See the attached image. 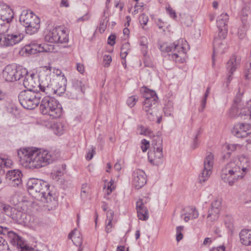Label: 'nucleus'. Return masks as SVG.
Returning a JSON list of instances; mask_svg holds the SVG:
<instances>
[{"mask_svg": "<svg viewBox=\"0 0 251 251\" xmlns=\"http://www.w3.org/2000/svg\"><path fill=\"white\" fill-rule=\"evenodd\" d=\"M18 156L23 165L31 169L40 168L52 162V156L46 150L20 149L18 151Z\"/></svg>", "mask_w": 251, "mask_h": 251, "instance_id": "1", "label": "nucleus"}, {"mask_svg": "<svg viewBox=\"0 0 251 251\" xmlns=\"http://www.w3.org/2000/svg\"><path fill=\"white\" fill-rule=\"evenodd\" d=\"M249 166V160L245 155L235 158L226 164L222 169V179L232 186L235 181L244 176Z\"/></svg>", "mask_w": 251, "mask_h": 251, "instance_id": "2", "label": "nucleus"}, {"mask_svg": "<svg viewBox=\"0 0 251 251\" xmlns=\"http://www.w3.org/2000/svg\"><path fill=\"white\" fill-rule=\"evenodd\" d=\"M27 186L29 194L35 199H40L43 202H51L50 186L46 181L33 178L28 180Z\"/></svg>", "mask_w": 251, "mask_h": 251, "instance_id": "3", "label": "nucleus"}, {"mask_svg": "<svg viewBox=\"0 0 251 251\" xmlns=\"http://www.w3.org/2000/svg\"><path fill=\"white\" fill-rule=\"evenodd\" d=\"M40 110L44 115H48L52 118H58L62 114V108L58 102L49 97H44L41 101Z\"/></svg>", "mask_w": 251, "mask_h": 251, "instance_id": "4", "label": "nucleus"}, {"mask_svg": "<svg viewBox=\"0 0 251 251\" xmlns=\"http://www.w3.org/2000/svg\"><path fill=\"white\" fill-rule=\"evenodd\" d=\"M145 100L143 102V109L146 113L150 121H154L156 117V109L158 97L155 91L148 90L145 94Z\"/></svg>", "mask_w": 251, "mask_h": 251, "instance_id": "5", "label": "nucleus"}, {"mask_svg": "<svg viewBox=\"0 0 251 251\" xmlns=\"http://www.w3.org/2000/svg\"><path fill=\"white\" fill-rule=\"evenodd\" d=\"M21 104L25 109H33L40 102V94L35 91L24 90L18 96Z\"/></svg>", "mask_w": 251, "mask_h": 251, "instance_id": "6", "label": "nucleus"}, {"mask_svg": "<svg viewBox=\"0 0 251 251\" xmlns=\"http://www.w3.org/2000/svg\"><path fill=\"white\" fill-rule=\"evenodd\" d=\"M0 234L7 235L10 242L21 251H35L34 248L27 245L22 238L6 227L0 226Z\"/></svg>", "mask_w": 251, "mask_h": 251, "instance_id": "7", "label": "nucleus"}, {"mask_svg": "<svg viewBox=\"0 0 251 251\" xmlns=\"http://www.w3.org/2000/svg\"><path fill=\"white\" fill-rule=\"evenodd\" d=\"M243 105L242 100L237 98L235 100V103L230 109V115L241 118L244 116V119H251V99L247 102L245 107Z\"/></svg>", "mask_w": 251, "mask_h": 251, "instance_id": "8", "label": "nucleus"}, {"mask_svg": "<svg viewBox=\"0 0 251 251\" xmlns=\"http://www.w3.org/2000/svg\"><path fill=\"white\" fill-rule=\"evenodd\" d=\"M45 40L50 43L63 44L67 43L69 38L65 30L61 28H55L46 32Z\"/></svg>", "mask_w": 251, "mask_h": 251, "instance_id": "9", "label": "nucleus"}, {"mask_svg": "<svg viewBox=\"0 0 251 251\" xmlns=\"http://www.w3.org/2000/svg\"><path fill=\"white\" fill-rule=\"evenodd\" d=\"M214 160V155L210 152H207L203 161V169L199 176L201 183L205 182L211 175Z\"/></svg>", "mask_w": 251, "mask_h": 251, "instance_id": "10", "label": "nucleus"}, {"mask_svg": "<svg viewBox=\"0 0 251 251\" xmlns=\"http://www.w3.org/2000/svg\"><path fill=\"white\" fill-rule=\"evenodd\" d=\"M165 51L172 52L169 55H171L172 59L176 62L183 63L184 61L186 53L181 45L174 43L170 46L166 47Z\"/></svg>", "mask_w": 251, "mask_h": 251, "instance_id": "11", "label": "nucleus"}, {"mask_svg": "<svg viewBox=\"0 0 251 251\" xmlns=\"http://www.w3.org/2000/svg\"><path fill=\"white\" fill-rule=\"evenodd\" d=\"M162 141H159V143H153V150L148 152V158L149 161L154 165H158L160 163L163 158Z\"/></svg>", "mask_w": 251, "mask_h": 251, "instance_id": "12", "label": "nucleus"}, {"mask_svg": "<svg viewBox=\"0 0 251 251\" xmlns=\"http://www.w3.org/2000/svg\"><path fill=\"white\" fill-rule=\"evenodd\" d=\"M22 50L28 54H34L37 52H49L50 50V46L47 44H38L32 42L25 46Z\"/></svg>", "mask_w": 251, "mask_h": 251, "instance_id": "13", "label": "nucleus"}, {"mask_svg": "<svg viewBox=\"0 0 251 251\" xmlns=\"http://www.w3.org/2000/svg\"><path fill=\"white\" fill-rule=\"evenodd\" d=\"M228 15L227 13L220 15L217 20V25L219 30V37L225 39L227 33V22Z\"/></svg>", "mask_w": 251, "mask_h": 251, "instance_id": "14", "label": "nucleus"}, {"mask_svg": "<svg viewBox=\"0 0 251 251\" xmlns=\"http://www.w3.org/2000/svg\"><path fill=\"white\" fill-rule=\"evenodd\" d=\"M232 133L238 138H244L251 133V125L241 124L236 125L232 129Z\"/></svg>", "mask_w": 251, "mask_h": 251, "instance_id": "15", "label": "nucleus"}, {"mask_svg": "<svg viewBox=\"0 0 251 251\" xmlns=\"http://www.w3.org/2000/svg\"><path fill=\"white\" fill-rule=\"evenodd\" d=\"M133 184L136 189L142 188L147 182L146 175L141 170H136L133 173Z\"/></svg>", "mask_w": 251, "mask_h": 251, "instance_id": "16", "label": "nucleus"}, {"mask_svg": "<svg viewBox=\"0 0 251 251\" xmlns=\"http://www.w3.org/2000/svg\"><path fill=\"white\" fill-rule=\"evenodd\" d=\"M24 35L21 33L4 35L2 46L8 47L13 46L22 41Z\"/></svg>", "mask_w": 251, "mask_h": 251, "instance_id": "17", "label": "nucleus"}, {"mask_svg": "<svg viewBox=\"0 0 251 251\" xmlns=\"http://www.w3.org/2000/svg\"><path fill=\"white\" fill-rule=\"evenodd\" d=\"M34 74H26L25 76L23 85L27 89L26 90L37 91V88L39 87V83L34 78Z\"/></svg>", "mask_w": 251, "mask_h": 251, "instance_id": "18", "label": "nucleus"}, {"mask_svg": "<svg viewBox=\"0 0 251 251\" xmlns=\"http://www.w3.org/2000/svg\"><path fill=\"white\" fill-rule=\"evenodd\" d=\"M22 172L19 170L9 171L6 175V179L14 186H18L22 183Z\"/></svg>", "mask_w": 251, "mask_h": 251, "instance_id": "19", "label": "nucleus"}, {"mask_svg": "<svg viewBox=\"0 0 251 251\" xmlns=\"http://www.w3.org/2000/svg\"><path fill=\"white\" fill-rule=\"evenodd\" d=\"M12 215L11 218L13 220L19 221L20 222L26 223V221H25V218L26 217V215L23 211L24 209L22 207H20L19 205H12Z\"/></svg>", "mask_w": 251, "mask_h": 251, "instance_id": "20", "label": "nucleus"}, {"mask_svg": "<svg viewBox=\"0 0 251 251\" xmlns=\"http://www.w3.org/2000/svg\"><path fill=\"white\" fill-rule=\"evenodd\" d=\"M221 38H215L213 42V55H215L216 54H222L225 52L226 49V45L225 42L223 41ZM213 65L214 64V57L212 58Z\"/></svg>", "mask_w": 251, "mask_h": 251, "instance_id": "21", "label": "nucleus"}, {"mask_svg": "<svg viewBox=\"0 0 251 251\" xmlns=\"http://www.w3.org/2000/svg\"><path fill=\"white\" fill-rule=\"evenodd\" d=\"M16 73H17V68L15 66L11 65H7L3 71V77L7 81H16L15 76Z\"/></svg>", "mask_w": 251, "mask_h": 251, "instance_id": "22", "label": "nucleus"}, {"mask_svg": "<svg viewBox=\"0 0 251 251\" xmlns=\"http://www.w3.org/2000/svg\"><path fill=\"white\" fill-rule=\"evenodd\" d=\"M33 18L34 20L25 26L26 33L30 35L37 32L40 28V19L37 16H33Z\"/></svg>", "mask_w": 251, "mask_h": 251, "instance_id": "23", "label": "nucleus"}, {"mask_svg": "<svg viewBox=\"0 0 251 251\" xmlns=\"http://www.w3.org/2000/svg\"><path fill=\"white\" fill-rule=\"evenodd\" d=\"M39 86L41 92L44 95H47L46 97L51 98L52 95L56 94L57 92V90L54 88L53 85L51 83L46 85L43 82H42L41 83L39 84Z\"/></svg>", "mask_w": 251, "mask_h": 251, "instance_id": "24", "label": "nucleus"}, {"mask_svg": "<svg viewBox=\"0 0 251 251\" xmlns=\"http://www.w3.org/2000/svg\"><path fill=\"white\" fill-rule=\"evenodd\" d=\"M11 10L6 5L0 4V20L9 23L11 20Z\"/></svg>", "mask_w": 251, "mask_h": 251, "instance_id": "25", "label": "nucleus"}, {"mask_svg": "<svg viewBox=\"0 0 251 251\" xmlns=\"http://www.w3.org/2000/svg\"><path fill=\"white\" fill-rule=\"evenodd\" d=\"M240 241L243 245L251 246V229H242L239 234Z\"/></svg>", "mask_w": 251, "mask_h": 251, "instance_id": "26", "label": "nucleus"}, {"mask_svg": "<svg viewBox=\"0 0 251 251\" xmlns=\"http://www.w3.org/2000/svg\"><path fill=\"white\" fill-rule=\"evenodd\" d=\"M33 16H36L31 11H23L20 17V23L25 26L34 20Z\"/></svg>", "mask_w": 251, "mask_h": 251, "instance_id": "27", "label": "nucleus"}, {"mask_svg": "<svg viewBox=\"0 0 251 251\" xmlns=\"http://www.w3.org/2000/svg\"><path fill=\"white\" fill-rule=\"evenodd\" d=\"M137 216L139 220L147 221L149 218V212L145 205H136Z\"/></svg>", "mask_w": 251, "mask_h": 251, "instance_id": "28", "label": "nucleus"}, {"mask_svg": "<svg viewBox=\"0 0 251 251\" xmlns=\"http://www.w3.org/2000/svg\"><path fill=\"white\" fill-rule=\"evenodd\" d=\"M80 234L77 232L76 228H75L68 235V238L71 239L74 244L79 247H81L82 241V238L80 236Z\"/></svg>", "mask_w": 251, "mask_h": 251, "instance_id": "29", "label": "nucleus"}, {"mask_svg": "<svg viewBox=\"0 0 251 251\" xmlns=\"http://www.w3.org/2000/svg\"><path fill=\"white\" fill-rule=\"evenodd\" d=\"M240 63V60L237 59L235 55H232L227 63V68L230 74H233Z\"/></svg>", "mask_w": 251, "mask_h": 251, "instance_id": "30", "label": "nucleus"}, {"mask_svg": "<svg viewBox=\"0 0 251 251\" xmlns=\"http://www.w3.org/2000/svg\"><path fill=\"white\" fill-rule=\"evenodd\" d=\"M184 214H187L189 216V218H196L199 216V213L197 210H196V208L194 207H191L190 208L189 205H187V206L184 208Z\"/></svg>", "mask_w": 251, "mask_h": 251, "instance_id": "31", "label": "nucleus"}, {"mask_svg": "<svg viewBox=\"0 0 251 251\" xmlns=\"http://www.w3.org/2000/svg\"><path fill=\"white\" fill-rule=\"evenodd\" d=\"M91 193L90 187L87 184H83L82 185L81 191V197L83 199H86Z\"/></svg>", "mask_w": 251, "mask_h": 251, "instance_id": "32", "label": "nucleus"}, {"mask_svg": "<svg viewBox=\"0 0 251 251\" xmlns=\"http://www.w3.org/2000/svg\"><path fill=\"white\" fill-rule=\"evenodd\" d=\"M13 206L10 205H0V212L5 213L8 216L11 217L12 215Z\"/></svg>", "mask_w": 251, "mask_h": 251, "instance_id": "33", "label": "nucleus"}, {"mask_svg": "<svg viewBox=\"0 0 251 251\" xmlns=\"http://www.w3.org/2000/svg\"><path fill=\"white\" fill-rule=\"evenodd\" d=\"M16 81L20 79L24 76H25L26 74H28L27 71L25 69L20 68L19 69H17V73L15 74Z\"/></svg>", "mask_w": 251, "mask_h": 251, "instance_id": "34", "label": "nucleus"}, {"mask_svg": "<svg viewBox=\"0 0 251 251\" xmlns=\"http://www.w3.org/2000/svg\"><path fill=\"white\" fill-rule=\"evenodd\" d=\"M211 208L208 211V216L210 215L216 216L219 214L221 206L220 205H211Z\"/></svg>", "mask_w": 251, "mask_h": 251, "instance_id": "35", "label": "nucleus"}, {"mask_svg": "<svg viewBox=\"0 0 251 251\" xmlns=\"http://www.w3.org/2000/svg\"><path fill=\"white\" fill-rule=\"evenodd\" d=\"M138 129L140 131V134L150 136L152 135V131L151 130L148 128L144 127L143 126H139Z\"/></svg>", "mask_w": 251, "mask_h": 251, "instance_id": "36", "label": "nucleus"}, {"mask_svg": "<svg viewBox=\"0 0 251 251\" xmlns=\"http://www.w3.org/2000/svg\"><path fill=\"white\" fill-rule=\"evenodd\" d=\"M115 186L114 185V181L111 179L109 182L105 181L104 189L107 188V194L109 195L115 189Z\"/></svg>", "mask_w": 251, "mask_h": 251, "instance_id": "37", "label": "nucleus"}, {"mask_svg": "<svg viewBox=\"0 0 251 251\" xmlns=\"http://www.w3.org/2000/svg\"><path fill=\"white\" fill-rule=\"evenodd\" d=\"M130 45L128 43H126L123 45L121 49V56L123 59L125 58L128 53Z\"/></svg>", "mask_w": 251, "mask_h": 251, "instance_id": "38", "label": "nucleus"}, {"mask_svg": "<svg viewBox=\"0 0 251 251\" xmlns=\"http://www.w3.org/2000/svg\"><path fill=\"white\" fill-rule=\"evenodd\" d=\"M9 27V23L6 22H2L0 20V34H3L5 33L8 29Z\"/></svg>", "mask_w": 251, "mask_h": 251, "instance_id": "39", "label": "nucleus"}, {"mask_svg": "<svg viewBox=\"0 0 251 251\" xmlns=\"http://www.w3.org/2000/svg\"><path fill=\"white\" fill-rule=\"evenodd\" d=\"M8 249L7 242L3 237L0 236V251H4Z\"/></svg>", "mask_w": 251, "mask_h": 251, "instance_id": "40", "label": "nucleus"}, {"mask_svg": "<svg viewBox=\"0 0 251 251\" xmlns=\"http://www.w3.org/2000/svg\"><path fill=\"white\" fill-rule=\"evenodd\" d=\"M137 100L138 99L135 96L129 97L126 100L127 104L130 107H132L135 105Z\"/></svg>", "mask_w": 251, "mask_h": 251, "instance_id": "41", "label": "nucleus"}, {"mask_svg": "<svg viewBox=\"0 0 251 251\" xmlns=\"http://www.w3.org/2000/svg\"><path fill=\"white\" fill-rule=\"evenodd\" d=\"M149 21L148 17L144 13L142 14L139 17V22L141 25H145Z\"/></svg>", "mask_w": 251, "mask_h": 251, "instance_id": "42", "label": "nucleus"}, {"mask_svg": "<svg viewBox=\"0 0 251 251\" xmlns=\"http://www.w3.org/2000/svg\"><path fill=\"white\" fill-rule=\"evenodd\" d=\"M142 150L143 152H145L150 147V142L146 139H143L141 141Z\"/></svg>", "mask_w": 251, "mask_h": 251, "instance_id": "43", "label": "nucleus"}, {"mask_svg": "<svg viewBox=\"0 0 251 251\" xmlns=\"http://www.w3.org/2000/svg\"><path fill=\"white\" fill-rule=\"evenodd\" d=\"M103 60L104 67H107L112 61V57L109 55H104Z\"/></svg>", "mask_w": 251, "mask_h": 251, "instance_id": "44", "label": "nucleus"}, {"mask_svg": "<svg viewBox=\"0 0 251 251\" xmlns=\"http://www.w3.org/2000/svg\"><path fill=\"white\" fill-rule=\"evenodd\" d=\"M183 226H178L176 228V240L177 242L180 241L183 238V235L181 231L183 229Z\"/></svg>", "mask_w": 251, "mask_h": 251, "instance_id": "45", "label": "nucleus"}, {"mask_svg": "<svg viewBox=\"0 0 251 251\" xmlns=\"http://www.w3.org/2000/svg\"><path fill=\"white\" fill-rule=\"evenodd\" d=\"M55 205H42V209L46 212H49L51 210H54L55 209Z\"/></svg>", "mask_w": 251, "mask_h": 251, "instance_id": "46", "label": "nucleus"}, {"mask_svg": "<svg viewBox=\"0 0 251 251\" xmlns=\"http://www.w3.org/2000/svg\"><path fill=\"white\" fill-rule=\"evenodd\" d=\"M166 10L171 17L174 18L176 17V14L175 11L170 6L166 7Z\"/></svg>", "mask_w": 251, "mask_h": 251, "instance_id": "47", "label": "nucleus"}, {"mask_svg": "<svg viewBox=\"0 0 251 251\" xmlns=\"http://www.w3.org/2000/svg\"><path fill=\"white\" fill-rule=\"evenodd\" d=\"M116 36L115 35H111L108 38V44L111 46H113L115 43Z\"/></svg>", "mask_w": 251, "mask_h": 251, "instance_id": "48", "label": "nucleus"}, {"mask_svg": "<svg viewBox=\"0 0 251 251\" xmlns=\"http://www.w3.org/2000/svg\"><path fill=\"white\" fill-rule=\"evenodd\" d=\"M114 212L112 210H109L107 212V220H113Z\"/></svg>", "mask_w": 251, "mask_h": 251, "instance_id": "49", "label": "nucleus"}, {"mask_svg": "<svg viewBox=\"0 0 251 251\" xmlns=\"http://www.w3.org/2000/svg\"><path fill=\"white\" fill-rule=\"evenodd\" d=\"M212 241L213 240L211 238L206 237L204 239L202 245L205 246H209L212 243Z\"/></svg>", "mask_w": 251, "mask_h": 251, "instance_id": "50", "label": "nucleus"}, {"mask_svg": "<svg viewBox=\"0 0 251 251\" xmlns=\"http://www.w3.org/2000/svg\"><path fill=\"white\" fill-rule=\"evenodd\" d=\"M77 70L81 74H83L84 72V65L81 63H77Z\"/></svg>", "mask_w": 251, "mask_h": 251, "instance_id": "51", "label": "nucleus"}, {"mask_svg": "<svg viewBox=\"0 0 251 251\" xmlns=\"http://www.w3.org/2000/svg\"><path fill=\"white\" fill-rule=\"evenodd\" d=\"M12 161L11 160L6 159L4 160L3 166L6 168L10 167L12 165Z\"/></svg>", "mask_w": 251, "mask_h": 251, "instance_id": "52", "label": "nucleus"}, {"mask_svg": "<svg viewBox=\"0 0 251 251\" xmlns=\"http://www.w3.org/2000/svg\"><path fill=\"white\" fill-rule=\"evenodd\" d=\"M94 153H95V148H93L92 149L91 151H89L87 154V155L86 156L87 160H91L93 158Z\"/></svg>", "mask_w": 251, "mask_h": 251, "instance_id": "53", "label": "nucleus"}, {"mask_svg": "<svg viewBox=\"0 0 251 251\" xmlns=\"http://www.w3.org/2000/svg\"><path fill=\"white\" fill-rule=\"evenodd\" d=\"M209 251H225V247L223 245L218 247H213Z\"/></svg>", "mask_w": 251, "mask_h": 251, "instance_id": "54", "label": "nucleus"}, {"mask_svg": "<svg viewBox=\"0 0 251 251\" xmlns=\"http://www.w3.org/2000/svg\"><path fill=\"white\" fill-rule=\"evenodd\" d=\"M150 202V199L148 197H144L142 199H141L139 201H137L136 204H138V203H140V204H146Z\"/></svg>", "mask_w": 251, "mask_h": 251, "instance_id": "55", "label": "nucleus"}, {"mask_svg": "<svg viewBox=\"0 0 251 251\" xmlns=\"http://www.w3.org/2000/svg\"><path fill=\"white\" fill-rule=\"evenodd\" d=\"M239 147L240 146L239 145L229 144L227 146V148L228 150L234 151L237 149V147Z\"/></svg>", "mask_w": 251, "mask_h": 251, "instance_id": "56", "label": "nucleus"}, {"mask_svg": "<svg viewBox=\"0 0 251 251\" xmlns=\"http://www.w3.org/2000/svg\"><path fill=\"white\" fill-rule=\"evenodd\" d=\"M69 4L68 0H61V3H60L61 7H69Z\"/></svg>", "mask_w": 251, "mask_h": 251, "instance_id": "57", "label": "nucleus"}, {"mask_svg": "<svg viewBox=\"0 0 251 251\" xmlns=\"http://www.w3.org/2000/svg\"><path fill=\"white\" fill-rule=\"evenodd\" d=\"M207 97H205V96H204L203 98H202V99L201 100V107H202V111L205 108L206 102V100H207Z\"/></svg>", "mask_w": 251, "mask_h": 251, "instance_id": "58", "label": "nucleus"}, {"mask_svg": "<svg viewBox=\"0 0 251 251\" xmlns=\"http://www.w3.org/2000/svg\"><path fill=\"white\" fill-rule=\"evenodd\" d=\"M142 7H143V5L138 6V5H136L135 6V9L134 11V13L135 14L137 13L138 12V11H139V10H140V11H142Z\"/></svg>", "mask_w": 251, "mask_h": 251, "instance_id": "59", "label": "nucleus"}, {"mask_svg": "<svg viewBox=\"0 0 251 251\" xmlns=\"http://www.w3.org/2000/svg\"><path fill=\"white\" fill-rule=\"evenodd\" d=\"M223 202V200L220 197H216L215 200H214V201L213 202V203H221Z\"/></svg>", "mask_w": 251, "mask_h": 251, "instance_id": "60", "label": "nucleus"}, {"mask_svg": "<svg viewBox=\"0 0 251 251\" xmlns=\"http://www.w3.org/2000/svg\"><path fill=\"white\" fill-rule=\"evenodd\" d=\"M53 73L57 75H60L62 72L60 70L58 69H53Z\"/></svg>", "mask_w": 251, "mask_h": 251, "instance_id": "61", "label": "nucleus"}, {"mask_svg": "<svg viewBox=\"0 0 251 251\" xmlns=\"http://www.w3.org/2000/svg\"><path fill=\"white\" fill-rule=\"evenodd\" d=\"M114 168L117 171H120L121 169V164L119 163H116L114 165Z\"/></svg>", "mask_w": 251, "mask_h": 251, "instance_id": "62", "label": "nucleus"}, {"mask_svg": "<svg viewBox=\"0 0 251 251\" xmlns=\"http://www.w3.org/2000/svg\"><path fill=\"white\" fill-rule=\"evenodd\" d=\"M125 247L124 246H118L117 249V251H125Z\"/></svg>", "mask_w": 251, "mask_h": 251, "instance_id": "63", "label": "nucleus"}, {"mask_svg": "<svg viewBox=\"0 0 251 251\" xmlns=\"http://www.w3.org/2000/svg\"><path fill=\"white\" fill-rule=\"evenodd\" d=\"M251 74V68H248L247 70V73H246L245 76L246 78L249 77V75Z\"/></svg>", "mask_w": 251, "mask_h": 251, "instance_id": "64", "label": "nucleus"}]
</instances>
